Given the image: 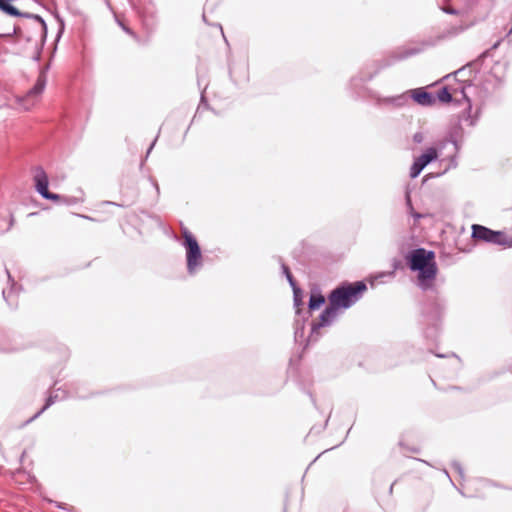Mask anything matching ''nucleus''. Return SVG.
Here are the masks:
<instances>
[{"label":"nucleus","instance_id":"nucleus-15","mask_svg":"<svg viewBox=\"0 0 512 512\" xmlns=\"http://www.w3.org/2000/svg\"><path fill=\"white\" fill-rule=\"evenodd\" d=\"M435 97H436V100L438 99L440 102H443V103H450L453 100V96L447 87H442L437 92V95Z\"/></svg>","mask_w":512,"mask_h":512},{"label":"nucleus","instance_id":"nucleus-24","mask_svg":"<svg viewBox=\"0 0 512 512\" xmlns=\"http://www.w3.org/2000/svg\"><path fill=\"white\" fill-rule=\"evenodd\" d=\"M489 1H490V4H489L488 8L491 9L494 6V0H489ZM465 2L469 5L473 4V0H465Z\"/></svg>","mask_w":512,"mask_h":512},{"label":"nucleus","instance_id":"nucleus-27","mask_svg":"<svg viewBox=\"0 0 512 512\" xmlns=\"http://www.w3.org/2000/svg\"><path fill=\"white\" fill-rule=\"evenodd\" d=\"M406 202H407V205L410 207V209L413 210L410 195L408 193L406 194Z\"/></svg>","mask_w":512,"mask_h":512},{"label":"nucleus","instance_id":"nucleus-2","mask_svg":"<svg viewBox=\"0 0 512 512\" xmlns=\"http://www.w3.org/2000/svg\"><path fill=\"white\" fill-rule=\"evenodd\" d=\"M329 305L322 312L316 328L329 325L340 313L349 308L352 301V284L343 285L334 289L329 297Z\"/></svg>","mask_w":512,"mask_h":512},{"label":"nucleus","instance_id":"nucleus-10","mask_svg":"<svg viewBox=\"0 0 512 512\" xmlns=\"http://www.w3.org/2000/svg\"><path fill=\"white\" fill-rule=\"evenodd\" d=\"M407 93L409 98L422 107H431L436 103L435 95L427 91L425 87L410 89Z\"/></svg>","mask_w":512,"mask_h":512},{"label":"nucleus","instance_id":"nucleus-6","mask_svg":"<svg viewBox=\"0 0 512 512\" xmlns=\"http://www.w3.org/2000/svg\"><path fill=\"white\" fill-rule=\"evenodd\" d=\"M445 310V301L434 297L427 300L425 305L423 316L425 317V323L432 326V329L436 333L438 331V322L440 321Z\"/></svg>","mask_w":512,"mask_h":512},{"label":"nucleus","instance_id":"nucleus-19","mask_svg":"<svg viewBox=\"0 0 512 512\" xmlns=\"http://www.w3.org/2000/svg\"><path fill=\"white\" fill-rule=\"evenodd\" d=\"M442 11L449 15H458L459 14V11L452 7H443Z\"/></svg>","mask_w":512,"mask_h":512},{"label":"nucleus","instance_id":"nucleus-34","mask_svg":"<svg viewBox=\"0 0 512 512\" xmlns=\"http://www.w3.org/2000/svg\"><path fill=\"white\" fill-rule=\"evenodd\" d=\"M3 294H4L5 298L8 300V298H9V296H10V295H9V294H8V295H6V291H3Z\"/></svg>","mask_w":512,"mask_h":512},{"label":"nucleus","instance_id":"nucleus-17","mask_svg":"<svg viewBox=\"0 0 512 512\" xmlns=\"http://www.w3.org/2000/svg\"><path fill=\"white\" fill-rule=\"evenodd\" d=\"M467 87H469L468 84L463 83V85L459 89H455L454 92H455V94H457V93L461 94V98L467 102L466 110L468 112H470L472 109V104H471V100L466 92Z\"/></svg>","mask_w":512,"mask_h":512},{"label":"nucleus","instance_id":"nucleus-33","mask_svg":"<svg viewBox=\"0 0 512 512\" xmlns=\"http://www.w3.org/2000/svg\"><path fill=\"white\" fill-rule=\"evenodd\" d=\"M81 217L85 218V219H88V220H93L92 218H90L89 216H84L82 215Z\"/></svg>","mask_w":512,"mask_h":512},{"label":"nucleus","instance_id":"nucleus-7","mask_svg":"<svg viewBox=\"0 0 512 512\" xmlns=\"http://www.w3.org/2000/svg\"><path fill=\"white\" fill-rule=\"evenodd\" d=\"M438 150L435 147H429L419 157H417L410 167V177H418L423 169L433 161L438 159Z\"/></svg>","mask_w":512,"mask_h":512},{"label":"nucleus","instance_id":"nucleus-1","mask_svg":"<svg viewBox=\"0 0 512 512\" xmlns=\"http://www.w3.org/2000/svg\"><path fill=\"white\" fill-rule=\"evenodd\" d=\"M405 261L411 271L418 272V287L423 291L431 289L438 272L435 252L422 247L412 249L405 255Z\"/></svg>","mask_w":512,"mask_h":512},{"label":"nucleus","instance_id":"nucleus-11","mask_svg":"<svg viewBox=\"0 0 512 512\" xmlns=\"http://www.w3.org/2000/svg\"><path fill=\"white\" fill-rule=\"evenodd\" d=\"M34 181L37 192L40 193L45 199H49L52 201H58L60 199V196L58 194L49 192L48 177L43 170H40L36 173Z\"/></svg>","mask_w":512,"mask_h":512},{"label":"nucleus","instance_id":"nucleus-21","mask_svg":"<svg viewBox=\"0 0 512 512\" xmlns=\"http://www.w3.org/2000/svg\"><path fill=\"white\" fill-rule=\"evenodd\" d=\"M435 355H436V357H438V358H446V357H450V356H451V357L456 358V359H457V361H458L459 363L461 362L460 358H459L455 353H451V354H449V355H448V354H440V353H437V354H435Z\"/></svg>","mask_w":512,"mask_h":512},{"label":"nucleus","instance_id":"nucleus-16","mask_svg":"<svg viewBox=\"0 0 512 512\" xmlns=\"http://www.w3.org/2000/svg\"><path fill=\"white\" fill-rule=\"evenodd\" d=\"M408 99H409V94L406 91L405 93H403L401 95L388 98L386 101L397 106V107H400V106L405 105L407 103Z\"/></svg>","mask_w":512,"mask_h":512},{"label":"nucleus","instance_id":"nucleus-28","mask_svg":"<svg viewBox=\"0 0 512 512\" xmlns=\"http://www.w3.org/2000/svg\"><path fill=\"white\" fill-rule=\"evenodd\" d=\"M425 335H426L427 338L435 337L434 333H430L429 329L425 332Z\"/></svg>","mask_w":512,"mask_h":512},{"label":"nucleus","instance_id":"nucleus-22","mask_svg":"<svg viewBox=\"0 0 512 512\" xmlns=\"http://www.w3.org/2000/svg\"><path fill=\"white\" fill-rule=\"evenodd\" d=\"M449 142H451L454 146V149L457 151L459 149L458 142L456 140V137L453 134H450Z\"/></svg>","mask_w":512,"mask_h":512},{"label":"nucleus","instance_id":"nucleus-4","mask_svg":"<svg viewBox=\"0 0 512 512\" xmlns=\"http://www.w3.org/2000/svg\"><path fill=\"white\" fill-rule=\"evenodd\" d=\"M182 236L185 240L187 268L192 273L201 264L202 254L197 240L186 228L183 229Z\"/></svg>","mask_w":512,"mask_h":512},{"label":"nucleus","instance_id":"nucleus-18","mask_svg":"<svg viewBox=\"0 0 512 512\" xmlns=\"http://www.w3.org/2000/svg\"><path fill=\"white\" fill-rule=\"evenodd\" d=\"M451 465H452V467L454 468V470L459 474V476H460L461 478H463V477H464V469H463V467H462L461 463H460V462H458V461H456V460H454V461L451 463Z\"/></svg>","mask_w":512,"mask_h":512},{"label":"nucleus","instance_id":"nucleus-23","mask_svg":"<svg viewBox=\"0 0 512 512\" xmlns=\"http://www.w3.org/2000/svg\"><path fill=\"white\" fill-rule=\"evenodd\" d=\"M53 403L52 397L48 398L46 405L42 408V410L39 412H43L45 409H47L51 404Z\"/></svg>","mask_w":512,"mask_h":512},{"label":"nucleus","instance_id":"nucleus-8","mask_svg":"<svg viewBox=\"0 0 512 512\" xmlns=\"http://www.w3.org/2000/svg\"><path fill=\"white\" fill-rule=\"evenodd\" d=\"M46 82V73L44 70H42L37 78L36 83L29 90L27 95L24 98L19 99V101L23 104V108L25 110H30L36 104L35 98L42 94V92L45 89Z\"/></svg>","mask_w":512,"mask_h":512},{"label":"nucleus","instance_id":"nucleus-25","mask_svg":"<svg viewBox=\"0 0 512 512\" xmlns=\"http://www.w3.org/2000/svg\"><path fill=\"white\" fill-rule=\"evenodd\" d=\"M500 43H501V39H500V40H498V41H496V42L491 46V48H489V49H488V50H489V52H490L491 50H495V49H497V48L499 47Z\"/></svg>","mask_w":512,"mask_h":512},{"label":"nucleus","instance_id":"nucleus-14","mask_svg":"<svg viewBox=\"0 0 512 512\" xmlns=\"http://www.w3.org/2000/svg\"><path fill=\"white\" fill-rule=\"evenodd\" d=\"M470 27V25H458V26H451L449 29H447L443 35V37H455L461 33H463L465 30H467Z\"/></svg>","mask_w":512,"mask_h":512},{"label":"nucleus","instance_id":"nucleus-31","mask_svg":"<svg viewBox=\"0 0 512 512\" xmlns=\"http://www.w3.org/2000/svg\"><path fill=\"white\" fill-rule=\"evenodd\" d=\"M418 460H419L420 462H423V463L427 464V465H430L427 461H425V460H423V459H418Z\"/></svg>","mask_w":512,"mask_h":512},{"label":"nucleus","instance_id":"nucleus-32","mask_svg":"<svg viewBox=\"0 0 512 512\" xmlns=\"http://www.w3.org/2000/svg\"><path fill=\"white\" fill-rule=\"evenodd\" d=\"M393 486H394V483H393V484H391V486H390V488H389V492H390V493H392V491H393Z\"/></svg>","mask_w":512,"mask_h":512},{"label":"nucleus","instance_id":"nucleus-5","mask_svg":"<svg viewBox=\"0 0 512 512\" xmlns=\"http://www.w3.org/2000/svg\"><path fill=\"white\" fill-rule=\"evenodd\" d=\"M489 56V50L483 51L476 59L456 70L453 75L464 84L472 86V78L480 71L485 59Z\"/></svg>","mask_w":512,"mask_h":512},{"label":"nucleus","instance_id":"nucleus-26","mask_svg":"<svg viewBox=\"0 0 512 512\" xmlns=\"http://www.w3.org/2000/svg\"><path fill=\"white\" fill-rule=\"evenodd\" d=\"M411 215L416 220L421 219L423 217L422 214L414 212V211L411 212Z\"/></svg>","mask_w":512,"mask_h":512},{"label":"nucleus","instance_id":"nucleus-9","mask_svg":"<svg viewBox=\"0 0 512 512\" xmlns=\"http://www.w3.org/2000/svg\"><path fill=\"white\" fill-rule=\"evenodd\" d=\"M391 275L392 272H381L377 275L369 276L366 280L354 281V303L358 301L367 290V283H369L371 288H375L378 283H383V278Z\"/></svg>","mask_w":512,"mask_h":512},{"label":"nucleus","instance_id":"nucleus-13","mask_svg":"<svg viewBox=\"0 0 512 512\" xmlns=\"http://www.w3.org/2000/svg\"><path fill=\"white\" fill-rule=\"evenodd\" d=\"M325 303V297L321 294H312L309 299V309L315 310Z\"/></svg>","mask_w":512,"mask_h":512},{"label":"nucleus","instance_id":"nucleus-12","mask_svg":"<svg viewBox=\"0 0 512 512\" xmlns=\"http://www.w3.org/2000/svg\"><path fill=\"white\" fill-rule=\"evenodd\" d=\"M419 52V49H409L401 52H394L388 59L384 60L382 67H388L397 61L406 59L412 55L418 54Z\"/></svg>","mask_w":512,"mask_h":512},{"label":"nucleus","instance_id":"nucleus-29","mask_svg":"<svg viewBox=\"0 0 512 512\" xmlns=\"http://www.w3.org/2000/svg\"><path fill=\"white\" fill-rule=\"evenodd\" d=\"M443 472H444V474L449 478V480L452 482V480H451V478H450V475H449V473L447 472V470H446V469H443Z\"/></svg>","mask_w":512,"mask_h":512},{"label":"nucleus","instance_id":"nucleus-20","mask_svg":"<svg viewBox=\"0 0 512 512\" xmlns=\"http://www.w3.org/2000/svg\"><path fill=\"white\" fill-rule=\"evenodd\" d=\"M423 140H424V136H423V134H422L421 132H417V133H415V134L413 135V141H414L415 143H418V144H419V143H422V142H423Z\"/></svg>","mask_w":512,"mask_h":512},{"label":"nucleus","instance_id":"nucleus-3","mask_svg":"<svg viewBox=\"0 0 512 512\" xmlns=\"http://www.w3.org/2000/svg\"><path fill=\"white\" fill-rule=\"evenodd\" d=\"M472 238L490 244L512 247V238L502 231L492 230L480 224L472 225Z\"/></svg>","mask_w":512,"mask_h":512},{"label":"nucleus","instance_id":"nucleus-30","mask_svg":"<svg viewBox=\"0 0 512 512\" xmlns=\"http://www.w3.org/2000/svg\"><path fill=\"white\" fill-rule=\"evenodd\" d=\"M13 221H14V219H13V217L11 216V218H10V224H9V227H11V226L13 225Z\"/></svg>","mask_w":512,"mask_h":512}]
</instances>
